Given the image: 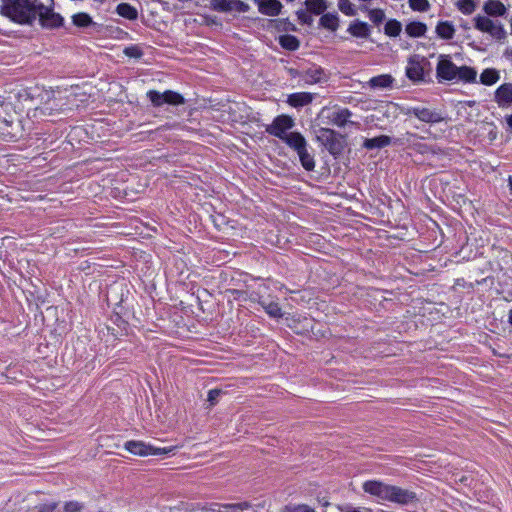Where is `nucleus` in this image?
<instances>
[{
	"mask_svg": "<svg viewBox=\"0 0 512 512\" xmlns=\"http://www.w3.org/2000/svg\"><path fill=\"white\" fill-rule=\"evenodd\" d=\"M0 14L20 25L32 26L38 19L45 29L63 26L64 18L54 11V0H1Z\"/></svg>",
	"mask_w": 512,
	"mask_h": 512,
	"instance_id": "f257e3e1",
	"label": "nucleus"
},
{
	"mask_svg": "<svg viewBox=\"0 0 512 512\" xmlns=\"http://www.w3.org/2000/svg\"><path fill=\"white\" fill-rule=\"evenodd\" d=\"M363 490L377 498L400 505L415 504L419 501L417 494L409 489L389 485L381 481L370 480L363 484Z\"/></svg>",
	"mask_w": 512,
	"mask_h": 512,
	"instance_id": "f03ea898",
	"label": "nucleus"
},
{
	"mask_svg": "<svg viewBox=\"0 0 512 512\" xmlns=\"http://www.w3.org/2000/svg\"><path fill=\"white\" fill-rule=\"evenodd\" d=\"M431 71V63L426 57L413 54L408 58L405 74L413 83L427 81V77H430Z\"/></svg>",
	"mask_w": 512,
	"mask_h": 512,
	"instance_id": "7ed1b4c3",
	"label": "nucleus"
},
{
	"mask_svg": "<svg viewBox=\"0 0 512 512\" xmlns=\"http://www.w3.org/2000/svg\"><path fill=\"white\" fill-rule=\"evenodd\" d=\"M317 140L335 159L342 155L347 146L346 136L330 128H320Z\"/></svg>",
	"mask_w": 512,
	"mask_h": 512,
	"instance_id": "20e7f679",
	"label": "nucleus"
},
{
	"mask_svg": "<svg viewBox=\"0 0 512 512\" xmlns=\"http://www.w3.org/2000/svg\"><path fill=\"white\" fill-rule=\"evenodd\" d=\"M285 144L297 153L300 163L306 171L314 170V156L308 151V143L300 132L288 138Z\"/></svg>",
	"mask_w": 512,
	"mask_h": 512,
	"instance_id": "39448f33",
	"label": "nucleus"
},
{
	"mask_svg": "<svg viewBox=\"0 0 512 512\" xmlns=\"http://www.w3.org/2000/svg\"><path fill=\"white\" fill-rule=\"evenodd\" d=\"M488 264L493 272H503L504 275H508L512 272V253L506 248L493 245Z\"/></svg>",
	"mask_w": 512,
	"mask_h": 512,
	"instance_id": "423d86ee",
	"label": "nucleus"
},
{
	"mask_svg": "<svg viewBox=\"0 0 512 512\" xmlns=\"http://www.w3.org/2000/svg\"><path fill=\"white\" fill-rule=\"evenodd\" d=\"M295 125L293 118L289 115H278L276 116L272 123L266 126L265 131L274 137H277L284 143L287 142V139L292 135L297 134V131L287 132L292 129Z\"/></svg>",
	"mask_w": 512,
	"mask_h": 512,
	"instance_id": "0eeeda50",
	"label": "nucleus"
},
{
	"mask_svg": "<svg viewBox=\"0 0 512 512\" xmlns=\"http://www.w3.org/2000/svg\"><path fill=\"white\" fill-rule=\"evenodd\" d=\"M146 96L154 107H161L164 104L179 106L185 103V98L178 92L172 90H166L164 92L149 90Z\"/></svg>",
	"mask_w": 512,
	"mask_h": 512,
	"instance_id": "6e6552de",
	"label": "nucleus"
},
{
	"mask_svg": "<svg viewBox=\"0 0 512 512\" xmlns=\"http://www.w3.org/2000/svg\"><path fill=\"white\" fill-rule=\"evenodd\" d=\"M411 138H417V135L407 132L403 137L395 139L387 135H380L374 138H366L363 142V147L367 150H374L384 148L392 143L394 145H405L410 143Z\"/></svg>",
	"mask_w": 512,
	"mask_h": 512,
	"instance_id": "1a4fd4ad",
	"label": "nucleus"
},
{
	"mask_svg": "<svg viewBox=\"0 0 512 512\" xmlns=\"http://www.w3.org/2000/svg\"><path fill=\"white\" fill-rule=\"evenodd\" d=\"M124 448L130 453L138 456L148 455H166L170 453L174 448H159L150 444H146L143 441L130 440L124 444Z\"/></svg>",
	"mask_w": 512,
	"mask_h": 512,
	"instance_id": "9d476101",
	"label": "nucleus"
},
{
	"mask_svg": "<svg viewBox=\"0 0 512 512\" xmlns=\"http://www.w3.org/2000/svg\"><path fill=\"white\" fill-rule=\"evenodd\" d=\"M458 66H456L449 55H440L436 67V77L439 83L452 81L457 78Z\"/></svg>",
	"mask_w": 512,
	"mask_h": 512,
	"instance_id": "9b49d317",
	"label": "nucleus"
},
{
	"mask_svg": "<svg viewBox=\"0 0 512 512\" xmlns=\"http://www.w3.org/2000/svg\"><path fill=\"white\" fill-rule=\"evenodd\" d=\"M404 114L406 116L413 115L420 121L429 123V124L440 123L444 120V117L442 116V114L440 112H438L436 110L429 109L424 106L408 107L404 110Z\"/></svg>",
	"mask_w": 512,
	"mask_h": 512,
	"instance_id": "f8f14e48",
	"label": "nucleus"
},
{
	"mask_svg": "<svg viewBox=\"0 0 512 512\" xmlns=\"http://www.w3.org/2000/svg\"><path fill=\"white\" fill-rule=\"evenodd\" d=\"M249 10V4L241 0H218L213 4V11L220 13H229L232 11L246 13Z\"/></svg>",
	"mask_w": 512,
	"mask_h": 512,
	"instance_id": "ddd939ff",
	"label": "nucleus"
},
{
	"mask_svg": "<svg viewBox=\"0 0 512 512\" xmlns=\"http://www.w3.org/2000/svg\"><path fill=\"white\" fill-rule=\"evenodd\" d=\"M329 73H327L321 66L311 64L307 68H303V80L306 84H316L327 81Z\"/></svg>",
	"mask_w": 512,
	"mask_h": 512,
	"instance_id": "4468645a",
	"label": "nucleus"
},
{
	"mask_svg": "<svg viewBox=\"0 0 512 512\" xmlns=\"http://www.w3.org/2000/svg\"><path fill=\"white\" fill-rule=\"evenodd\" d=\"M261 14L267 16H277L280 14L282 4L279 0H254Z\"/></svg>",
	"mask_w": 512,
	"mask_h": 512,
	"instance_id": "2eb2a0df",
	"label": "nucleus"
},
{
	"mask_svg": "<svg viewBox=\"0 0 512 512\" xmlns=\"http://www.w3.org/2000/svg\"><path fill=\"white\" fill-rule=\"evenodd\" d=\"M495 101L499 107L505 108L512 104V84L504 83L495 91Z\"/></svg>",
	"mask_w": 512,
	"mask_h": 512,
	"instance_id": "dca6fc26",
	"label": "nucleus"
},
{
	"mask_svg": "<svg viewBox=\"0 0 512 512\" xmlns=\"http://www.w3.org/2000/svg\"><path fill=\"white\" fill-rule=\"evenodd\" d=\"M351 116L352 112L348 108H341L333 111L329 116V120L337 127H344L347 124L358 125V123L349 120Z\"/></svg>",
	"mask_w": 512,
	"mask_h": 512,
	"instance_id": "f3484780",
	"label": "nucleus"
},
{
	"mask_svg": "<svg viewBox=\"0 0 512 512\" xmlns=\"http://www.w3.org/2000/svg\"><path fill=\"white\" fill-rule=\"evenodd\" d=\"M314 94L310 92H297L288 95L287 103L294 108H302L312 103Z\"/></svg>",
	"mask_w": 512,
	"mask_h": 512,
	"instance_id": "a211bd4d",
	"label": "nucleus"
},
{
	"mask_svg": "<svg viewBox=\"0 0 512 512\" xmlns=\"http://www.w3.org/2000/svg\"><path fill=\"white\" fill-rule=\"evenodd\" d=\"M17 120L16 112L12 108L10 102H0V122L7 127H12Z\"/></svg>",
	"mask_w": 512,
	"mask_h": 512,
	"instance_id": "6ab92c4d",
	"label": "nucleus"
},
{
	"mask_svg": "<svg viewBox=\"0 0 512 512\" xmlns=\"http://www.w3.org/2000/svg\"><path fill=\"white\" fill-rule=\"evenodd\" d=\"M484 12L492 17L504 16L506 14V7L499 0H487L483 5Z\"/></svg>",
	"mask_w": 512,
	"mask_h": 512,
	"instance_id": "aec40b11",
	"label": "nucleus"
},
{
	"mask_svg": "<svg viewBox=\"0 0 512 512\" xmlns=\"http://www.w3.org/2000/svg\"><path fill=\"white\" fill-rule=\"evenodd\" d=\"M347 31L354 37L368 38L370 35V26L366 22L355 20L350 23Z\"/></svg>",
	"mask_w": 512,
	"mask_h": 512,
	"instance_id": "412c9836",
	"label": "nucleus"
},
{
	"mask_svg": "<svg viewBox=\"0 0 512 512\" xmlns=\"http://www.w3.org/2000/svg\"><path fill=\"white\" fill-rule=\"evenodd\" d=\"M435 32L439 38L451 40L454 37L455 28L451 21H439L436 25Z\"/></svg>",
	"mask_w": 512,
	"mask_h": 512,
	"instance_id": "4be33fe9",
	"label": "nucleus"
},
{
	"mask_svg": "<svg viewBox=\"0 0 512 512\" xmlns=\"http://www.w3.org/2000/svg\"><path fill=\"white\" fill-rule=\"evenodd\" d=\"M394 83V78L390 74H381L378 76L372 77L368 85L372 89H386L391 88Z\"/></svg>",
	"mask_w": 512,
	"mask_h": 512,
	"instance_id": "5701e85b",
	"label": "nucleus"
},
{
	"mask_svg": "<svg viewBox=\"0 0 512 512\" xmlns=\"http://www.w3.org/2000/svg\"><path fill=\"white\" fill-rule=\"evenodd\" d=\"M319 25L327 30L335 32L339 27V17L337 13L322 14Z\"/></svg>",
	"mask_w": 512,
	"mask_h": 512,
	"instance_id": "b1692460",
	"label": "nucleus"
},
{
	"mask_svg": "<svg viewBox=\"0 0 512 512\" xmlns=\"http://www.w3.org/2000/svg\"><path fill=\"white\" fill-rule=\"evenodd\" d=\"M405 31L410 37H422L427 32V25L420 21H412L406 25Z\"/></svg>",
	"mask_w": 512,
	"mask_h": 512,
	"instance_id": "393cba45",
	"label": "nucleus"
},
{
	"mask_svg": "<svg viewBox=\"0 0 512 512\" xmlns=\"http://www.w3.org/2000/svg\"><path fill=\"white\" fill-rule=\"evenodd\" d=\"M116 12L123 18L128 20H136L138 18L137 9L129 3H120L116 7Z\"/></svg>",
	"mask_w": 512,
	"mask_h": 512,
	"instance_id": "a878e982",
	"label": "nucleus"
},
{
	"mask_svg": "<svg viewBox=\"0 0 512 512\" xmlns=\"http://www.w3.org/2000/svg\"><path fill=\"white\" fill-rule=\"evenodd\" d=\"M477 71L473 67L461 66L457 70V78L460 81L473 83L476 81Z\"/></svg>",
	"mask_w": 512,
	"mask_h": 512,
	"instance_id": "bb28decb",
	"label": "nucleus"
},
{
	"mask_svg": "<svg viewBox=\"0 0 512 512\" xmlns=\"http://www.w3.org/2000/svg\"><path fill=\"white\" fill-rule=\"evenodd\" d=\"M280 46L288 51H296L300 47L299 39L290 34H285L279 37Z\"/></svg>",
	"mask_w": 512,
	"mask_h": 512,
	"instance_id": "cd10ccee",
	"label": "nucleus"
},
{
	"mask_svg": "<svg viewBox=\"0 0 512 512\" xmlns=\"http://www.w3.org/2000/svg\"><path fill=\"white\" fill-rule=\"evenodd\" d=\"M305 6L307 11L310 14L314 15H322L324 11L327 9V1L326 0H306Z\"/></svg>",
	"mask_w": 512,
	"mask_h": 512,
	"instance_id": "c85d7f7f",
	"label": "nucleus"
},
{
	"mask_svg": "<svg viewBox=\"0 0 512 512\" xmlns=\"http://www.w3.org/2000/svg\"><path fill=\"white\" fill-rule=\"evenodd\" d=\"M265 312L273 318H281L283 316L282 309L277 302H266L265 300L259 301Z\"/></svg>",
	"mask_w": 512,
	"mask_h": 512,
	"instance_id": "c756f323",
	"label": "nucleus"
},
{
	"mask_svg": "<svg viewBox=\"0 0 512 512\" xmlns=\"http://www.w3.org/2000/svg\"><path fill=\"white\" fill-rule=\"evenodd\" d=\"M499 72L494 68L485 69L480 75V82L483 85H493L499 80Z\"/></svg>",
	"mask_w": 512,
	"mask_h": 512,
	"instance_id": "7c9ffc66",
	"label": "nucleus"
},
{
	"mask_svg": "<svg viewBox=\"0 0 512 512\" xmlns=\"http://www.w3.org/2000/svg\"><path fill=\"white\" fill-rule=\"evenodd\" d=\"M72 23L73 25L79 28H86L95 24L91 16L85 12H79L74 14L72 16Z\"/></svg>",
	"mask_w": 512,
	"mask_h": 512,
	"instance_id": "2f4dec72",
	"label": "nucleus"
},
{
	"mask_svg": "<svg viewBox=\"0 0 512 512\" xmlns=\"http://www.w3.org/2000/svg\"><path fill=\"white\" fill-rule=\"evenodd\" d=\"M402 30V24L396 19H390L384 26V33L389 37H397Z\"/></svg>",
	"mask_w": 512,
	"mask_h": 512,
	"instance_id": "473e14b6",
	"label": "nucleus"
},
{
	"mask_svg": "<svg viewBox=\"0 0 512 512\" xmlns=\"http://www.w3.org/2000/svg\"><path fill=\"white\" fill-rule=\"evenodd\" d=\"M272 26L281 32L296 31V27L288 18L271 20Z\"/></svg>",
	"mask_w": 512,
	"mask_h": 512,
	"instance_id": "72a5a7b5",
	"label": "nucleus"
},
{
	"mask_svg": "<svg viewBox=\"0 0 512 512\" xmlns=\"http://www.w3.org/2000/svg\"><path fill=\"white\" fill-rule=\"evenodd\" d=\"M475 28L481 32L489 33L493 26V21L485 16L478 15L474 18Z\"/></svg>",
	"mask_w": 512,
	"mask_h": 512,
	"instance_id": "f704fd0d",
	"label": "nucleus"
},
{
	"mask_svg": "<svg viewBox=\"0 0 512 512\" xmlns=\"http://www.w3.org/2000/svg\"><path fill=\"white\" fill-rule=\"evenodd\" d=\"M408 3L409 7L417 12H427L431 7L428 0H408Z\"/></svg>",
	"mask_w": 512,
	"mask_h": 512,
	"instance_id": "c9c22d12",
	"label": "nucleus"
},
{
	"mask_svg": "<svg viewBox=\"0 0 512 512\" xmlns=\"http://www.w3.org/2000/svg\"><path fill=\"white\" fill-rule=\"evenodd\" d=\"M457 7L463 14L470 15L474 12L476 5L474 0H459Z\"/></svg>",
	"mask_w": 512,
	"mask_h": 512,
	"instance_id": "e433bc0d",
	"label": "nucleus"
},
{
	"mask_svg": "<svg viewBox=\"0 0 512 512\" xmlns=\"http://www.w3.org/2000/svg\"><path fill=\"white\" fill-rule=\"evenodd\" d=\"M339 10L347 16L356 15V9L349 0H338Z\"/></svg>",
	"mask_w": 512,
	"mask_h": 512,
	"instance_id": "4c0bfd02",
	"label": "nucleus"
},
{
	"mask_svg": "<svg viewBox=\"0 0 512 512\" xmlns=\"http://www.w3.org/2000/svg\"><path fill=\"white\" fill-rule=\"evenodd\" d=\"M369 19L378 25L384 21L385 13L382 9H372L369 11Z\"/></svg>",
	"mask_w": 512,
	"mask_h": 512,
	"instance_id": "58836bf2",
	"label": "nucleus"
},
{
	"mask_svg": "<svg viewBox=\"0 0 512 512\" xmlns=\"http://www.w3.org/2000/svg\"><path fill=\"white\" fill-rule=\"evenodd\" d=\"M124 54L130 58L139 59L143 56V51L139 46L131 45L124 49Z\"/></svg>",
	"mask_w": 512,
	"mask_h": 512,
	"instance_id": "ea45409f",
	"label": "nucleus"
},
{
	"mask_svg": "<svg viewBox=\"0 0 512 512\" xmlns=\"http://www.w3.org/2000/svg\"><path fill=\"white\" fill-rule=\"evenodd\" d=\"M297 18L300 21V23L311 26L313 24V18L310 15V13L306 10H298L296 12Z\"/></svg>",
	"mask_w": 512,
	"mask_h": 512,
	"instance_id": "a19ab883",
	"label": "nucleus"
},
{
	"mask_svg": "<svg viewBox=\"0 0 512 512\" xmlns=\"http://www.w3.org/2000/svg\"><path fill=\"white\" fill-rule=\"evenodd\" d=\"M489 34L498 40L504 39L506 37V31L501 24H493L491 31H489Z\"/></svg>",
	"mask_w": 512,
	"mask_h": 512,
	"instance_id": "79ce46f5",
	"label": "nucleus"
},
{
	"mask_svg": "<svg viewBox=\"0 0 512 512\" xmlns=\"http://www.w3.org/2000/svg\"><path fill=\"white\" fill-rule=\"evenodd\" d=\"M83 508V505L78 501H69L64 505L65 512H80Z\"/></svg>",
	"mask_w": 512,
	"mask_h": 512,
	"instance_id": "37998d69",
	"label": "nucleus"
},
{
	"mask_svg": "<svg viewBox=\"0 0 512 512\" xmlns=\"http://www.w3.org/2000/svg\"><path fill=\"white\" fill-rule=\"evenodd\" d=\"M58 503L57 502H51V503H44L39 504L35 507L37 512H54V510L57 508Z\"/></svg>",
	"mask_w": 512,
	"mask_h": 512,
	"instance_id": "c03bdc74",
	"label": "nucleus"
},
{
	"mask_svg": "<svg viewBox=\"0 0 512 512\" xmlns=\"http://www.w3.org/2000/svg\"><path fill=\"white\" fill-rule=\"evenodd\" d=\"M223 393L221 389H211L208 392V398L207 400L210 402L211 405H215L218 401V398Z\"/></svg>",
	"mask_w": 512,
	"mask_h": 512,
	"instance_id": "a18cd8bd",
	"label": "nucleus"
},
{
	"mask_svg": "<svg viewBox=\"0 0 512 512\" xmlns=\"http://www.w3.org/2000/svg\"><path fill=\"white\" fill-rule=\"evenodd\" d=\"M250 507V504L248 502H242V503H232V504H223L224 509H230L233 511L236 510H244Z\"/></svg>",
	"mask_w": 512,
	"mask_h": 512,
	"instance_id": "49530a36",
	"label": "nucleus"
},
{
	"mask_svg": "<svg viewBox=\"0 0 512 512\" xmlns=\"http://www.w3.org/2000/svg\"><path fill=\"white\" fill-rule=\"evenodd\" d=\"M286 512H315L314 509L310 508L307 505H298L294 507H286Z\"/></svg>",
	"mask_w": 512,
	"mask_h": 512,
	"instance_id": "de8ad7c7",
	"label": "nucleus"
},
{
	"mask_svg": "<svg viewBox=\"0 0 512 512\" xmlns=\"http://www.w3.org/2000/svg\"><path fill=\"white\" fill-rule=\"evenodd\" d=\"M223 508V504L218 503H212L209 507H204L203 510L209 511V512H221V509Z\"/></svg>",
	"mask_w": 512,
	"mask_h": 512,
	"instance_id": "09e8293b",
	"label": "nucleus"
},
{
	"mask_svg": "<svg viewBox=\"0 0 512 512\" xmlns=\"http://www.w3.org/2000/svg\"><path fill=\"white\" fill-rule=\"evenodd\" d=\"M289 74L292 76V77H299L301 79H303V68L302 69H294V68H290L289 69Z\"/></svg>",
	"mask_w": 512,
	"mask_h": 512,
	"instance_id": "8fccbe9b",
	"label": "nucleus"
},
{
	"mask_svg": "<svg viewBox=\"0 0 512 512\" xmlns=\"http://www.w3.org/2000/svg\"><path fill=\"white\" fill-rule=\"evenodd\" d=\"M230 293L234 296L235 299H239L240 297L246 294L245 291L237 289L230 290Z\"/></svg>",
	"mask_w": 512,
	"mask_h": 512,
	"instance_id": "3c124183",
	"label": "nucleus"
},
{
	"mask_svg": "<svg viewBox=\"0 0 512 512\" xmlns=\"http://www.w3.org/2000/svg\"><path fill=\"white\" fill-rule=\"evenodd\" d=\"M504 56L507 58H512V48L511 47H509L505 50Z\"/></svg>",
	"mask_w": 512,
	"mask_h": 512,
	"instance_id": "603ef678",
	"label": "nucleus"
},
{
	"mask_svg": "<svg viewBox=\"0 0 512 512\" xmlns=\"http://www.w3.org/2000/svg\"><path fill=\"white\" fill-rule=\"evenodd\" d=\"M505 120H506V123L508 124V126H509L510 128H512V114H511V115H507V116L505 117Z\"/></svg>",
	"mask_w": 512,
	"mask_h": 512,
	"instance_id": "864d4df0",
	"label": "nucleus"
},
{
	"mask_svg": "<svg viewBox=\"0 0 512 512\" xmlns=\"http://www.w3.org/2000/svg\"><path fill=\"white\" fill-rule=\"evenodd\" d=\"M509 323L512 325V309L509 311Z\"/></svg>",
	"mask_w": 512,
	"mask_h": 512,
	"instance_id": "5fc2aeb1",
	"label": "nucleus"
},
{
	"mask_svg": "<svg viewBox=\"0 0 512 512\" xmlns=\"http://www.w3.org/2000/svg\"><path fill=\"white\" fill-rule=\"evenodd\" d=\"M508 181H509V186H510V188H511V190H512V176H510V177H509V180H508Z\"/></svg>",
	"mask_w": 512,
	"mask_h": 512,
	"instance_id": "6e6d98bb",
	"label": "nucleus"
},
{
	"mask_svg": "<svg viewBox=\"0 0 512 512\" xmlns=\"http://www.w3.org/2000/svg\"><path fill=\"white\" fill-rule=\"evenodd\" d=\"M211 23H215L216 16H213V18H209Z\"/></svg>",
	"mask_w": 512,
	"mask_h": 512,
	"instance_id": "4d7b16f0",
	"label": "nucleus"
},
{
	"mask_svg": "<svg viewBox=\"0 0 512 512\" xmlns=\"http://www.w3.org/2000/svg\"><path fill=\"white\" fill-rule=\"evenodd\" d=\"M211 23H215L216 16H213V18H209Z\"/></svg>",
	"mask_w": 512,
	"mask_h": 512,
	"instance_id": "13d9d810",
	"label": "nucleus"
},
{
	"mask_svg": "<svg viewBox=\"0 0 512 512\" xmlns=\"http://www.w3.org/2000/svg\"><path fill=\"white\" fill-rule=\"evenodd\" d=\"M96 2H99V3H104L106 0H95Z\"/></svg>",
	"mask_w": 512,
	"mask_h": 512,
	"instance_id": "bf43d9fd",
	"label": "nucleus"
},
{
	"mask_svg": "<svg viewBox=\"0 0 512 512\" xmlns=\"http://www.w3.org/2000/svg\"><path fill=\"white\" fill-rule=\"evenodd\" d=\"M163 128H164V127H158V128L156 129V131H158V130H162Z\"/></svg>",
	"mask_w": 512,
	"mask_h": 512,
	"instance_id": "052dcab7",
	"label": "nucleus"
}]
</instances>
